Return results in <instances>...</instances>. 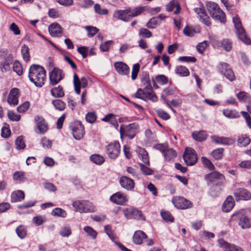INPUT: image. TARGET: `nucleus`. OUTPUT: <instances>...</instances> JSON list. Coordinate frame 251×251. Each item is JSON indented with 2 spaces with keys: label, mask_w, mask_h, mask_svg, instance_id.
Instances as JSON below:
<instances>
[{
  "label": "nucleus",
  "mask_w": 251,
  "mask_h": 251,
  "mask_svg": "<svg viewBox=\"0 0 251 251\" xmlns=\"http://www.w3.org/2000/svg\"><path fill=\"white\" fill-rule=\"evenodd\" d=\"M204 179L210 187L208 191L209 195L213 198L220 196L226 183L224 175L218 171H213L205 175Z\"/></svg>",
  "instance_id": "1"
},
{
  "label": "nucleus",
  "mask_w": 251,
  "mask_h": 251,
  "mask_svg": "<svg viewBox=\"0 0 251 251\" xmlns=\"http://www.w3.org/2000/svg\"><path fill=\"white\" fill-rule=\"evenodd\" d=\"M148 7L144 6H137L133 8L128 7L125 10H118L113 14V17L120 20L128 22L131 18L135 17L141 15L145 11L148 10Z\"/></svg>",
  "instance_id": "2"
},
{
  "label": "nucleus",
  "mask_w": 251,
  "mask_h": 251,
  "mask_svg": "<svg viewBox=\"0 0 251 251\" xmlns=\"http://www.w3.org/2000/svg\"><path fill=\"white\" fill-rule=\"evenodd\" d=\"M28 77L36 86L42 87L46 80V71L43 67L33 64L29 68Z\"/></svg>",
  "instance_id": "3"
},
{
  "label": "nucleus",
  "mask_w": 251,
  "mask_h": 251,
  "mask_svg": "<svg viewBox=\"0 0 251 251\" xmlns=\"http://www.w3.org/2000/svg\"><path fill=\"white\" fill-rule=\"evenodd\" d=\"M207 10L210 16L215 21L225 24L226 21L225 12L219 5L214 2H209L206 4Z\"/></svg>",
  "instance_id": "4"
},
{
  "label": "nucleus",
  "mask_w": 251,
  "mask_h": 251,
  "mask_svg": "<svg viewBox=\"0 0 251 251\" xmlns=\"http://www.w3.org/2000/svg\"><path fill=\"white\" fill-rule=\"evenodd\" d=\"M233 22L236 29L235 33L238 39L247 45H251V39L248 36L244 28L242 26L239 17L236 15L233 17Z\"/></svg>",
  "instance_id": "5"
},
{
  "label": "nucleus",
  "mask_w": 251,
  "mask_h": 251,
  "mask_svg": "<svg viewBox=\"0 0 251 251\" xmlns=\"http://www.w3.org/2000/svg\"><path fill=\"white\" fill-rule=\"evenodd\" d=\"M72 205L75 211L80 213L94 212L96 210L95 206L88 200H76Z\"/></svg>",
  "instance_id": "6"
},
{
  "label": "nucleus",
  "mask_w": 251,
  "mask_h": 251,
  "mask_svg": "<svg viewBox=\"0 0 251 251\" xmlns=\"http://www.w3.org/2000/svg\"><path fill=\"white\" fill-rule=\"evenodd\" d=\"M69 128L73 137L76 140H80L83 138L85 134L84 125L79 121H75L72 122Z\"/></svg>",
  "instance_id": "7"
},
{
  "label": "nucleus",
  "mask_w": 251,
  "mask_h": 251,
  "mask_svg": "<svg viewBox=\"0 0 251 251\" xmlns=\"http://www.w3.org/2000/svg\"><path fill=\"white\" fill-rule=\"evenodd\" d=\"M138 128V125L134 123L126 126L121 125L120 128L121 138L127 137L129 139L133 138L137 133Z\"/></svg>",
  "instance_id": "8"
},
{
  "label": "nucleus",
  "mask_w": 251,
  "mask_h": 251,
  "mask_svg": "<svg viewBox=\"0 0 251 251\" xmlns=\"http://www.w3.org/2000/svg\"><path fill=\"white\" fill-rule=\"evenodd\" d=\"M105 151L108 156L111 159H116L121 151V145L118 141L109 143L105 147Z\"/></svg>",
  "instance_id": "9"
},
{
  "label": "nucleus",
  "mask_w": 251,
  "mask_h": 251,
  "mask_svg": "<svg viewBox=\"0 0 251 251\" xmlns=\"http://www.w3.org/2000/svg\"><path fill=\"white\" fill-rule=\"evenodd\" d=\"M123 213L127 219H134L137 220H145V217L143 215L141 210L133 207L129 206L123 209Z\"/></svg>",
  "instance_id": "10"
},
{
  "label": "nucleus",
  "mask_w": 251,
  "mask_h": 251,
  "mask_svg": "<svg viewBox=\"0 0 251 251\" xmlns=\"http://www.w3.org/2000/svg\"><path fill=\"white\" fill-rule=\"evenodd\" d=\"M183 158L187 166H193L198 161V156L196 151L191 148L187 147L183 154Z\"/></svg>",
  "instance_id": "11"
},
{
  "label": "nucleus",
  "mask_w": 251,
  "mask_h": 251,
  "mask_svg": "<svg viewBox=\"0 0 251 251\" xmlns=\"http://www.w3.org/2000/svg\"><path fill=\"white\" fill-rule=\"evenodd\" d=\"M233 194L237 202L251 200V192L244 187L236 188L234 190Z\"/></svg>",
  "instance_id": "12"
},
{
  "label": "nucleus",
  "mask_w": 251,
  "mask_h": 251,
  "mask_svg": "<svg viewBox=\"0 0 251 251\" xmlns=\"http://www.w3.org/2000/svg\"><path fill=\"white\" fill-rule=\"evenodd\" d=\"M218 68L220 73L229 81H232L235 80L236 76L228 64L225 62H220L218 65Z\"/></svg>",
  "instance_id": "13"
},
{
  "label": "nucleus",
  "mask_w": 251,
  "mask_h": 251,
  "mask_svg": "<svg viewBox=\"0 0 251 251\" xmlns=\"http://www.w3.org/2000/svg\"><path fill=\"white\" fill-rule=\"evenodd\" d=\"M34 120L37 133L44 134L48 131L49 129V125L43 116L36 115L34 117Z\"/></svg>",
  "instance_id": "14"
},
{
  "label": "nucleus",
  "mask_w": 251,
  "mask_h": 251,
  "mask_svg": "<svg viewBox=\"0 0 251 251\" xmlns=\"http://www.w3.org/2000/svg\"><path fill=\"white\" fill-rule=\"evenodd\" d=\"M73 84L75 92L79 95L81 92V88H85L88 84V79L85 77H82L80 79L76 73H74L73 76Z\"/></svg>",
  "instance_id": "15"
},
{
  "label": "nucleus",
  "mask_w": 251,
  "mask_h": 251,
  "mask_svg": "<svg viewBox=\"0 0 251 251\" xmlns=\"http://www.w3.org/2000/svg\"><path fill=\"white\" fill-rule=\"evenodd\" d=\"M172 202L176 207L180 209L190 208L193 206L191 201L180 196L174 197L172 199Z\"/></svg>",
  "instance_id": "16"
},
{
  "label": "nucleus",
  "mask_w": 251,
  "mask_h": 251,
  "mask_svg": "<svg viewBox=\"0 0 251 251\" xmlns=\"http://www.w3.org/2000/svg\"><path fill=\"white\" fill-rule=\"evenodd\" d=\"M65 75L63 71L57 67H54L50 73V83L55 85L64 78Z\"/></svg>",
  "instance_id": "17"
},
{
  "label": "nucleus",
  "mask_w": 251,
  "mask_h": 251,
  "mask_svg": "<svg viewBox=\"0 0 251 251\" xmlns=\"http://www.w3.org/2000/svg\"><path fill=\"white\" fill-rule=\"evenodd\" d=\"M109 200L114 204L124 205L127 202L128 199L126 194L119 191L112 195L109 198Z\"/></svg>",
  "instance_id": "18"
},
{
  "label": "nucleus",
  "mask_w": 251,
  "mask_h": 251,
  "mask_svg": "<svg viewBox=\"0 0 251 251\" xmlns=\"http://www.w3.org/2000/svg\"><path fill=\"white\" fill-rule=\"evenodd\" d=\"M135 97L145 100H150L154 102L158 100V98L153 90L144 93L142 89L139 88L135 94Z\"/></svg>",
  "instance_id": "19"
},
{
  "label": "nucleus",
  "mask_w": 251,
  "mask_h": 251,
  "mask_svg": "<svg viewBox=\"0 0 251 251\" xmlns=\"http://www.w3.org/2000/svg\"><path fill=\"white\" fill-rule=\"evenodd\" d=\"M21 95L19 89L13 88L10 91L7 101L10 105L16 106L19 103V98Z\"/></svg>",
  "instance_id": "20"
},
{
  "label": "nucleus",
  "mask_w": 251,
  "mask_h": 251,
  "mask_svg": "<svg viewBox=\"0 0 251 251\" xmlns=\"http://www.w3.org/2000/svg\"><path fill=\"white\" fill-rule=\"evenodd\" d=\"M195 12L199 16L200 21L207 26H210L211 23L209 16L207 15L203 6L194 9Z\"/></svg>",
  "instance_id": "21"
},
{
  "label": "nucleus",
  "mask_w": 251,
  "mask_h": 251,
  "mask_svg": "<svg viewBox=\"0 0 251 251\" xmlns=\"http://www.w3.org/2000/svg\"><path fill=\"white\" fill-rule=\"evenodd\" d=\"M119 183L122 188L127 191H132L135 185V182L132 178L125 176L120 178Z\"/></svg>",
  "instance_id": "22"
},
{
  "label": "nucleus",
  "mask_w": 251,
  "mask_h": 251,
  "mask_svg": "<svg viewBox=\"0 0 251 251\" xmlns=\"http://www.w3.org/2000/svg\"><path fill=\"white\" fill-rule=\"evenodd\" d=\"M218 242L223 251H244L240 247L229 243L222 238L219 239Z\"/></svg>",
  "instance_id": "23"
},
{
  "label": "nucleus",
  "mask_w": 251,
  "mask_h": 251,
  "mask_svg": "<svg viewBox=\"0 0 251 251\" xmlns=\"http://www.w3.org/2000/svg\"><path fill=\"white\" fill-rule=\"evenodd\" d=\"M211 139L212 141L216 144L226 146L232 145L235 142V139L232 138L216 135L212 136Z\"/></svg>",
  "instance_id": "24"
},
{
  "label": "nucleus",
  "mask_w": 251,
  "mask_h": 251,
  "mask_svg": "<svg viewBox=\"0 0 251 251\" xmlns=\"http://www.w3.org/2000/svg\"><path fill=\"white\" fill-rule=\"evenodd\" d=\"M116 72L121 75H128L129 68L128 65L123 62H116L114 64Z\"/></svg>",
  "instance_id": "25"
},
{
  "label": "nucleus",
  "mask_w": 251,
  "mask_h": 251,
  "mask_svg": "<svg viewBox=\"0 0 251 251\" xmlns=\"http://www.w3.org/2000/svg\"><path fill=\"white\" fill-rule=\"evenodd\" d=\"M235 205V200L232 196H228L222 205V210L225 212H230Z\"/></svg>",
  "instance_id": "26"
},
{
  "label": "nucleus",
  "mask_w": 251,
  "mask_h": 251,
  "mask_svg": "<svg viewBox=\"0 0 251 251\" xmlns=\"http://www.w3.org/2000/svg\"><path fill=\"white\" fill-rule=\"evenodd\" d=\"M49 31L52 37H58L61 36L63 29L59 24L54 23L49 25Z\"/></svg>",
  "instance_id": "27"
},
{
  "label": "nucleus",
  "mask_w": 251,
  "mask_h": 251,
  "mask_svg": "<svg viewBox=\"0 0 251 251\" xmlns=\"http://www.w3.org/2000/svg\"><path fill=\"white\" fill-rule=\"evenodd\" d=\"M201 28L200 26H190L187 25L183 30V34L188 37H193L196 33H200Z\"/></svg>",
  "instance_id": "28"
},
{
  "label": "nucleus",
  "mask_w": 251,
  "mask_h": 251,
  "mask_svg": "<svg viewBox=\"0 0 251 251\" xmlns=\"http://www.w3.org/2000/svg\"><path fill=\"white\" fill-rule=\"evenodd\" d=\"M147 235L142 230L136 231L132 237L133 242L136 245H141L144 240L146 239Z\"/></svg>",
  "instance_id": "29"
},
{
  "label": "nucleus",
  "mask_w": 251,
  "mask_h": 251,
  "mask_svg": "<svg viewBox=\"0 0 251 251\" xmlns=\"http://www.w3.org/2000/svg\"><path fill=\"white\" fill-rule=\"evenodd\" d=\"M10 201L12 203L20 202L25 198V192L22 190H16L12 192Z\"/></svg>",
  "instance_id": "30"
},
{
  "label": "nucleus",
  "mask_w": 251,
  "mask_h": 251,
  "mask_svg": "<svg viewBox=\"0 0 251 251\" xmlns=\"http://www.w3.org/2000/svg\"><path fill=\"white\" fill-rule=\"evenodd\" d=\"M175 8L176 10L174 12V14H178L180 12L181 6L178 2L176 0L170 1L166 6V9L168 12H172Z\"/></svg>",
  "instance_id": "31"
},
{
  "label": "nucleus",
  "mask_w": 251,
  "mask_h": 251,
  "mask_svg": "<svg viewBox=\"0 0 251 251\" xmlns=\"http://www.w3.org/2000/svg\"><path fill=\"white\" fill-rule=\"evenodd\" d=\"M221 44V46L223 48L227 51H229L232 50V42L229 39H224L221 43L218 41H213V44L214 46H219V44Z\"/></svg>",
  "instance_id": "32"
},
{
  "label": "nucleus",
  "mask_w": 251,
  "mask_h": 251,
  "mask_svg": "<svg viewBox=\"0 0 251 251\" xmlns=\"http://www.w3.org/2000/svg\"><path fill=\"white\" fill-rule=\"evenodd\" d=\"M12 58L10 56L4 57L0 63V70L2 72H7L10 69V65L12 63Z\"/></svg>",
  "instance_id": "33"
},
{
  "label": "nucleus",
  "mask_w": 251,
  "mask_h": 251,
  "mask_svg": "<svg viewBox=\"0 0 251 251\" xmlns=\"http://www.w3.org/2000/svg\"><path fill=\"white\" fill-rule=\"evenodd\" d=\"M192 136L195 141L201 142L207 139L208 135L205 131L200 130L193 132Z\"/></svg>",
  "instance_id": "34"
},
{
  "label": "nucleus",
  "mask_w": 251,
  "mask_h": 251,
  "mask_svg": "<svg viewBox=\"0 0 251 251\" xmlns=\"http://www.w3.org/2000/svg\"><path fill=\"white\" fill-rule=\"evenodd\" d=\"M223 115L230 119H238L240 117V113L236 109L229 108L224 109L223 110Z\"/></svg>",
  "instance_id": "35"
},
{
  "label": "nucleus",
  "mask_w": 251,
  "mask_h": 251,
  "mask_svg": "<svg viewBox=\"0 0 251 251\" xmlns=\"http://www.w3.org/2000/svg\"><path fill=\"white\" fill-rule=\"evenodd\" d=\"M101 121L103 122L109 123L116 127L118 126V123L116 119V116L113 113H109L106 115L103 118L101 119Z\"/></svg>",
  "instance_id": "36"
},
{
  "label": "nucleus",
  "mask_w": 251,
  "mask_h": 251,
  "mask_svg": "<svg viewBox=\"0 0 251 251\" xmlns=\"http://www.w3.org/2000/svg\"><path fill=\"white\" fill-rule=\"evenodd\" d=\"M250 138L246 134H242L239 136L237 143L240 147H246L251 143Z\"/></svg>",
  "instance_id": "37"
},
{
  "label": "nucleus",
  "mask_w": 251,
  "mask_h": 251,
  "mask_svg": "<svg viewBox=\"0 0 251 251\" xmlns=\"http://www.w3.org/2000/svg\"><path fill=\"white\" fill-rule=\"evenodd\" d=\"M175 71L176 74L180 76H188L190 75L189 70L185 66L182 65L177 66Z\"/></svg>",
  "instance_id": "38"
},
{
  "label": "nucleus",
  "mask_w": 251,
  "mask_h": 251,
  "mask_svg": "<svg viewBox=\"0 0 251 251\" xmlns=\"http://www.w3.org/2000/svg\"><path fill=\"white\" fill-rule=\"evenodd\" d=\"M51 95L55 98H62L64 96V92L61 86L54 87L50 90Z\"/></svg>",
  "instance_id": "39"
},
{
  "label": "nucleus",
  "mask_w": 251,
  "mask_h": 251,
  "mask_svg": "<svg viewBox=\"0 0 251 251\" xmlns=\"http://www.w3.org/2000/svg\"><path fill=\"white\" fill-rule=\"evenodd\" d=\"M139 157L142 160L143 162L147 165H150V160L149 157V154L147 151L143 148H140L139 151Z\"/></svg>",
  "instance_id": "40"
},
{
  "label": "nucleus",
  "mask_w": 251,
  "mask_h": 251,
  "mask_svg": "<svg viewBox=\"0 0 251 251\" xmlns=\"http://www.w3.org/2000/svg\"><path fill=\"white\" fill-rule=\"evenodd\" d=\"M90 160L93 163L99 165H101L105 161L104 157L99 154L91 155L90 157Z\"/></svg>",
  "instance_id": "41"
},
{
  "label": "nucleus",
  "mask_w": 251,
  "mask_h": 251,
  "mask_svg": "<svg viewBox=\"0 0 251 251\" xmlns=\"http://www.w3.org/2000/svg\"><path fill=\"white\" fill-rule=\"evenodd\" d=\"M177 155V153L175 150L173 149H170L169 147L166 150L163 154V156L167 161H170L175 158Z\"/></svg>",
  "instance_id": "42"
},
{
  "label": "nucleus",
  "mask_w": 251,
  "mask_h": 251,
  "mask_svg": "<svg viewBox=\"0 0 251 251\" xmlns=\"http://www.w3.org/2000/svg\"><path fill=\"white\" fill-rule=\"evenodd\" d=\"M239 225L243 229L249 228L251 226V221L247 216L239 217Z\"/></svg>",
  "instance_id": "43"
},
{
  "label": "nucleus",
  "mask_w": 251,
  "mask_h": 251,
  "mask_svg": "<svg viewBox=\"0 0 251 251\" xmlns=\"http://www.w3.org/2000/svg\"><path fill=\"white\" fill-rule=\"evenodd\" d=\"M21 53L24 60L27 62L30 60V55L29 53V49L27 45H24L22 46Z\"/></svg>",
  "instance_id": "44"
},
{
  "label": "nucleus",
  "mask_w": 251,
  "mask_h": 251,
  "mask_svg": "<svg viewBox=\"0 0 251 251\" xmlns=\"http://www.w3.org/2000/svg\"><path fill=\"white\" fill-rule=\"evenodd\" d=\"M236 96L237 99L240 101H244V102H248L251 100V98L250 95L244 92V91H240L237 94Z\"/></svg>",
  "instance_id": "45"
},
{
  "label": "nucleus",
  "mask_w": 251,
  "mask_h": 251,
  "mask_svg": "<svg viewBox=\"0 0 251 251\" xmlns=\"http://www.w3.org/2000/svg\"><path fill=\"white\" fill-rule=\"evenodd\" d=\"M224 149L223 148H218L211 152V155L216 160H221L224 156Z\"/></svg>",
  "instance_id": "46"
},
{
  "label": "nucleus",
  "mask_w": 251,
  "mask_h": 251,
  "mask_svg": "<svg viewBox=\"0 0 251 251\" xmlns=\"http://www.w3.org/2000/svg\"><path fill=\"white\" fill-rule=\"evenodd\" d=\"M25 174L24 172L17 171L15 172L13 176V179L15 181H18L19 182H24L25 179Z\"/></svg>",
  "instance_id": "47"
},
{
  "label": "nucleus",
  "mask_w": 251,
  "mask_h": 251,
  "mask_svg": "<svg viewBox=\"0 0 251 251\" xmlns=\"http://www.w3.org/2000/svg\"><path fill=\"white\" fill-rule=\"evenodd\" d=\"M52 103L55 108L59 111H63L66 108L65 103L59 99H56L52 100Z\"/></svg>",
  "instance_id": "48"
},
{
  "label": "nucleus",
  "mask_w": 251,
  "mask_h": 251,
  "mask_svg": "<svg viewBox=\"0 0 251 251\" xmlns=\"http://www.w3.org/2000/svg\"><path fill=\"white\" fill-rule=\"evenodd\" d=\"M86 121L90 124L94 123L97 119V115L95 111L88 112L85 115Z\"/></svg>",
  "instance_id": "49"
},
{
  "label": "nucleus",
  "mask_w": 251,
  "mask_h": 251,
  "mask_svg": "<svg viewBox=\"0 0 251 251\" xmlns=\"http://www.w3.org/2000/svg\"><path fill=\"white\" fill-rule=\"evenodd\" d=\"M18 236L21 239L25 238L27 235L26 228L23 225H20L16 230Z\"/></svg>",
  "instance_id": "50"
},
{
  "label": "nucleus",
  "mask_w": 251,
  "mask_h": 251,
  "mask_svg": "<svg viewBox=\"0 0 251 251\" xmlns=\"http://www.w3.org/2000/svg\"><path fill=\"white\" fill-rule=\"evenodd\" d=\"M201 160L203 166L210 171H214L215 167L212 162L206 157L202 156Z\"/></svg>",
  "instance_id": "51"
},
{
  "label": "nucleus",
  "mask_w": 251,
  "mask_h": 251,
  "mask_svg": "<svg viewBox=\"0 0 251 251\" xmlns=\"http://www.w3.org/2000/svg\"><path fill=\"white\" fill-rule=\"evenodd\" d=\"M161 215L162 218L167 222H173L174 221V218L172 215L171 213L166 210H162L161 211Z\"/></svg>",
  "instance_id": "52"
},
{
  "label": "nucleus",
  "mask_w": 251,
  "mask_h": 251,
  "mask_svg": "<svg viewBox=\"0 0 251 251\" xmlns=\"http://www.w3.org/2000/svg\"><path fill=\"white\" fill-rule=\"evenodd\" d=\"M51 215L53 216L65 218L67 216V213L65 210L61 208H55L52 210Z\"/></svg>",
  "instance_id": "53"
},
{
  "label": "nucleus",
  "mask_w": 251,
  "mask_h": 251,
  "mask_svg": "<svg viewBox=\"0 0 251 251\" xmlns=\"http://www.w3.org/2000/svg\"><path fill=\"white\" fill-rule=\"evenodd\" d=\"M84 28L87 31V35L90 37L94 36L99 31L97 27L93 26H86Z\"/></svg>",
  "instance_id": "54"
},
{
  "label": "nucleus",
  "mask_w": 251,
  "mask_h": 251,
  "mask_svg": "<svg viewBox=\"0 0 251 251\" xmlns=\"http://www.w3.org/2000/svg\"><path fill=\"white\" fill-rule=\"evenodd\" d=\"M96 13L101 15H106L108 14V10L106 8H102L100 4L96 3L94 6Z\"/></svg>",
  "instance_id": "55"
},
{
  "label": "nucleus",
  "mask_w": 251,
  "mask_h": 251,
  "mask_svg": "<svg viewBox=\"0 0 251 251\" xmlns=\"http://www.w3.org/2000/svg\"><path fill=\"white\" fill-rule=\"evenodd\" d=\"M13 70L18 75H21L23 73V67L21 64L18 61H15L13 64Z\"/></svg>",
  "instance_id": "56"
},
{
  "label": "nucleus",
  "mask_w": 251,
  "mask_h": 251,
  "mask_svg": "<svg viewBox=\"0 0 251 251\" xmlns=\"http://www.w3.org/2000/svg\"><path fill=\"white\" fill-rule=\"evenodd\" d=\"M142 83H143L144 85V88L142 89V91L144 93L146 92H149L153 90L152 86L151 85L150 78H144L142 80Z\"/></svg>",
  "instance_id": "57"
},
{
  "label": "nucleus",
  "mask_w": 251,
  "mask_h": 251,
  "mask_svg": "<svg viewBox=\"0 0 251 251\" xmlns=\"http://www.w3.org/2000/svg\"><path fill=\"white\" fill-rule=\"evenodd\" d=\"M113 44V41H107L100 44V49L102 52L108 51Z\"/></svg>",
  "instance_id": "58"
},
{
  "label": "nucleus",
  "mask_w": 251,
  "mask_h": 251,
  "mask_svg": "<svg viewBox=\"0 0 251 251\" xmlns=\"http://www.w3.org/2000/svg\"><path fill=\"white\" fill-rule=\"evenodd\" d=\"M7 116L9 120L13 122H18L20 120L21 116L13 111H8Z\"/></svg>",
  "instance_id": "59"
},
{
  "label": "nucleus",
  "mask_w": 251,
  "mask_h": 251,
  "mask_svg": "<svg viewBox=\"0 0 251 251\" xmlns=\"http://www.w3.org/2000/svg\"><path fill=\"white\" fill-rule=\"evenodd\" d=\"M208 46V42L204 41L197 45L196 46V49L200 53L202 54H203Z\"/></svg>",
  "instance_id": "60"
},
{
  "label": "nucleus",
  "mask_w": 251,
  "mask_h": 251,
  "mask_svg": "<svg viewBox=\"0 0 251 251\" xmlns=\"http://www.w3.org/2000/svg\"><path fill=\"white\" fill-rule=\"evenodd\" d=\"M240 116L242 115V117L245 119L246 123L248 125V126L251 128V117L250 115V113L249 112L246 111H241L240 112Z\"/></svg>",
  "instance_id": "61"
},
{
  "label": "nucleus",
  "mask_w": 251,
  "mask_h": 251,
  "mask_svg": "<svg viewBox=\"0 0 251 251\" xmlns=\"http://www.w3.org/2000/svg\"><path fill=\"white\" fill-rule=\"evenodd\" d=\"M156 113L158 116L163 120H167L170 118V115L162 109H157Z\"/></svg>",
  "instance_id": "62"
},
{
  "label": "nucleus",
  "mask_w": 251,
  "mask_h": 251,
  "mask_svg": "<svg viewBox=\"0 0 251 251\" xmlns=\"http://www.w3.org/2000/svg\"><path fill=\"white\" fill-rule=\"evenodd\" d=\"M139 34L144 38H150L152 35L151 32L145 28H141L139 31Z\"/></svg>",
  "instance_id": "63"
},
{
  "label": "nucleus",
  "mask_w": 251,
  "mask_h": 251,
  "mask_svg": "<svg viewBox=\"0 0 251 251\" xmlns=\"http://www.w3.org/2000/svg\"><path fill=\"white\" fill-rule=\"evenodd\" d=\"M88 47L86 46H80L77 48L78 52L81 54L83 58H85L88 55Z\"/></svg>",
  "instance_id": "64"
}]
</instances>
